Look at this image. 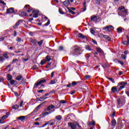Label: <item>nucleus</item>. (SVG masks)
Listing matches in <instances>:
<instances>
[{"instance_id":"nucleus-34","label":"nucleus","mask_w":129,"mask_h":129,"mask_svg":"<svg viewBox=\"0 0 129 129\" xmlns=\"http://www.w3.org/2000/svg\"><path fill=\"white\" fill-rule=\"evenodd\" d=\"M58 12H59V14H60L61 15H64V13L63 12V10H62V9L61 8H59L58 9Z\"/></svg>"},{"instance_id":"nucleus-49","label":"nucleus","mask_w":129,"mask_h":129,"mask_svg":"<svg viewBox=\"0 0 129 129\" xmlns=\"http://www.w3.org/2000/svg\"><path fill=\"white\" fill-rule=\"evenodd\" d=\"M0 4H2V5H4V6H6V3H5V2H4L2 0H0Z\"/></svg>"},{"instance_id":"nucleus-1","label":"nucleus","mask_w":129,"mask_h":129,"mask_svg":"<svg viewBox=\"0 0 129 129\" xmlns=\"http://www.w3.org/2000/svg\"><path fill=\"white\" fill-rule=\"evenodd\" d=\"M82 52L81 50V48L77 45H75L74 47H73V50L71 53L72 56H75V55H80Z\"/></svg>"},{"instance_id":"nucleus-57","label":"nucleus","mask_w":129,"mask_h":129,"mask_svg":"<svg viewBox=\"0 0 129 129\" xmlns=\"http://www.w3.org/2000/svg\"><path fill=\"white\" fill-rule=\"evenodd\" d=\"M72 129H75L76 126H75V125H74V124H73L71 126Z\"/></svg>"},{"instance_id":"nucleus-61","label":"nucleus","mask_w":129,"mask_h":129,"mask_svg":"<svg viewBox=\"0 0 129 129\" xmlns=\"http://www.w3.org/2000/svg\"><path fill=\"white\" fill-rule=\"evenodd\" d=\"M21 38L18 37L17 38V42H21Z\"/></svg>"},{"instance_id":"nucleus-28","label":"nucleus","mask_w":129,"mask_h":129,"mask_svg":"<svg viewBox=\"0 0 129 129\" xmlns=\"http://www.w3.org/2000/svg\"><path fill=\"white\" fill-rule=\"evenodd\" d=\"M78 37H79V38H82V39H84L85 38L84 35H83V34H82L81 33H79L78 34Z\"/></svg>"},{"instance_id":"nucleus-30","label":"nucleus","mask_w":129,"mask_h":129,"mask_svg":"<svg viewBox=\"0 0 129 129\" xmlns=\"http://www.w3.org/2000/svg\"><path fill=\"white\" fill-rule=\"evenodd\" d=\"M43 41H44V40H41L38 42L37 41V44H38L39 47H41V46H42V44H43Z\"/></svg>"},{"instance_id":"nucleus-18","label":"nucleus","mask_w":129,"mask_h":129,"mask_svg":"<svg viewBox=\"0 0 129 129\" xmlns=\"http://www.w3.org/2000/svg\"><path fill=\"white\" fill-rule=\"evenodd\" d=\"M18 119L21 121H24L26 119V116H20L18 117Z\"/></svg>"},{"instance_id":"nucleus-21","label":"nucleus","mask_w":129,"mask_h":129,"mask_svg":"<svg viewBox=\"0 0 129 129\" xmlns=\"http://www.w3.org/2000/svg\"><path fill=\"white\" fill-rule=\"evenodd\" d=\"M57 82V79H54L53 80L50 81L49 84L52 85L53 84H55Z\"/></svg>"},{"instance_id":"nucleus-13","label":"nucleus","mask_w":129,"mask_h":129,"mask_svg":"<svg viewBox=\"0 0 129 129\" xmlns=\"http://www.w3.org/2000/svg\"><path fill=\"white\" fill-rule=\"evenodd\" d=\"M19 15L20 17H28L27 13L25 11H20L19 12Z\"/></svg>"},{"instance_id":"nucleus-26","label":"nucleus","mask_w":129,"mask_h":129,"mask_svg":"<svg viewBox=\"0 0 129 129\" xmlns=\"http://www.w3.org/2000/svg\"><path fill=\"white\" fill-rule=\"evenodd\" d=\"M78 83H80V81H78V82L74 81L72 82V85L73 86H75V85H76L77 84H78Z\"/></svg>"},{"instance_id":"nucleus-27","label":"nucleus","mask_w":129,"mask_h":129,"mask_svg":"<svg viewBox=\"0 0 129 129\" xmlns=\"http://www.w3.org/2000/svg\"><path fill=\"white\" fill-rule=\"evenodd\" d=\"M111 124L113 126H114L116 124V121L115 119H113L111 121Z\"/></svg>"},{"instance_id":"nucleus-32","label":"nucleus","mask_w":129,"mask_h":129,"mask_svg":"<svg viewBox=\"0 0 129 129\" xmlns=\"http://www.w3.org/2000/svg\"><path fill=\"white\" fill-rule=\"evenodd\" d=\"M19 107L20 106L18 105H15L14 106H12V108H13V109H18V108H19Z\"/></svg>"},{"instance_id":"nucleus-56","label":"nucleus","mask_w":129,"mask_h":129,"mask_svg":"<svg viewBox=\"0 0 129 129\" xmlns=\"http://www.w3.org/2000/svg\"><path fill=\"white\" fill-rule=\"evenodd\" d=\"M18 59L16 58L13 60L12 61V63H16V62H17V61H18Z\"/></svg>"},{"instance_id":"nucleus-41","label":"nucleus","mask_w":129,"mask_h":129,"mask_svg":"<svg viewBox=\"0 0 129 129\" xmlns=\"http://www.w3.org/2000/svg\"><path fill=\"white\" fill-rule=\"evenodd\" d=\"M90 32L92 34V35H94V34L95 33V31H94V30L92 28L90 29Z\"/></svg>"},{"instance_id":"nucleus-4","label":"nucleus","mask_w":129,"mask_h":129,"mask_svg":"<svg viewBox=\"0 0 129 129\" xmlns=\"http://www.w3.org/2000/svg\"><path fill=\"white\" fill-rule=\"evenodd\" d=\"M126 84H127V83L125 82H122L119 83L118 85V86L119 87L118 90L120 91V90H121V89H123V88H124V87L126 86Z\"/></svg>"},{"instance_id":"nucleus-20","label":"nucleus","mask_w":129,"mask_h":129,"mask_svg":"<svg viewBox=\"0 0 129 129\" xmlns=\"http://www.w3.org/2000/svg\"><path fill=\"white\" fill-rule=\"evenodd\" d=\"M9 115H10V112L6 113V114L5 115L2 116V119H7V118L9 117Z\"/></svg>"},{"instance_id":"nucleus-42","label":"nucleus","mask_w":129,"mask_h":129,"mask_svg":"<svg viewBox=\"0 0 129 129\" xmlns=\"http://www.w3.org/2000/svg\"><path fill=\"white\" fill-rule=\"evenodd\" d=\"M86 50H88V51H91V49L90 48V46L89 45L86 46Z\"/></svg>"},{"instance_id":"nucleus-6","label":"nucleus","mask_w":129,"mask_h":129,"mask_svg":"<svg viewBox=\"0 0 129 129\" xmlns=\"http://www.w3.org/2000/svg\"><path fill=\"white\" fill-rule=\"evenodd\" d=\"M113 29V26L112 25L106 26V27L103 28V30H105L106 32H110L111 30Z\"/></svg>"},{"instance_id":"nucleus-19","label":"nucleus","mask_w":129,"mask_h":129,"mask_svg":"<svg viewBox=\"0 0 129 129\" xmlns=\"http://www.w3.org/2000/svg\"><path fill=\"white\" fill-rule=\"evenodd\" d=\"M117 87H118V86L112 87L111 91L113 92V93L116 92V91H117Z\"/></svg>"},{"instance_id":"nucleus-52","label":"nucleus","mask_w":129,"mask_h":129,"mask_svg":"<svg viewBox=\"0 0 129 129\" xmlns=\"http://www.w3.org/2000/svg\"><path fill=\"white\" fill-rule=\"evenodd\" d=\"M118 59H116V58H114L113 59V61L115 62V63H117V62H118Z\"/></svg>"},{"instance_id":"nucleus-14","label":"nucleus","mask_w":129,"mask_h":129,"mask_svg":"<svg viewBox=\"0 0 129 129\" xmlns=\"http://www.w3.org/2000/svg\"><path fill=\"white\" fill-rule=\"evenodd\" d=\"M21 21L22 20H19L18 21L15 25L13 26L14 29H18V27L20 26V24H21Z\"/></svg>"},{"instance_id":"nucleus-59","label":"nucleus","mask_w":129,"mask_h":129,"mask_svg":"<svg viewBox=\"0 0 129 129\" xmlns=\"http://www.w3.org/2000/svg\"><path fill=\"white\" fill-rule=\"evenodd\" d=\"M70 10L71 11H75V10H76V9H75V8L72 7L70 8Z\"/></svg>"},{"instance_id":"nucleus-37","label":"nucleus","mask_w":129,"mask_h":129,"mask_svg":"<svg viewBox=\"0 0 129 129\" xmlns=\"http://www.w3.org/2000/svg\"><path fill=\"white\" fill-rule=\"evenodd\" d=\"M50 113H51V112L49 113L48 112H45L43 113V116H46V115H48L50 114Z\"/></svg>"},{"instance_id":"nucleus-12","label":"nucleus","mask_w":129,"mask_h":129,"mask_svg":"<svg viewBox=\"0 0 129 129\" xmlns=\"http://www.w3.org/2000/svg\"><path fill=\"white\" fill-rule=\"evenodd\" d=\"M30 42L32 46H37V41L36 39H31Z\"/></svg>"},{"instance_id":"nucleus-60","label":"nucleus","mask_w":129,"mask_h":129,"mask_svg":"<svg viewBox=\"0 0 129 129\" xmlns=\"http://www.w3.org/2000/svg\"><path fill=\"white\" fill-rule=\"evenodd\" d=\"M59 50H60V51H62V50H63V46H60L59 47Z\"/></svg>"},{"instance_id":"nucleus-10","label":"nucleus","mask_w":129,"mask_h":129,"mask_svg":"<svg viewBox=\"0 0 129 129\" xmlns=\"http://www.w3.org/2000/svg\"><path fill=\"white\" fill-rule=\"evenodd\" d=\"M124 102L123 101H120V100H117V104L119 107H121V106H123L124 105Z\"/></svg>"},{"instance_id":"nucleus-17","label":"nucleus","mask_w":129,"mask_h":129,"mask_svg":"<svg viewBox=\"0 0 129 129\" xmlns=\"http://www.w3.org/2000/svg\"><path fill=\"white\" fill-rule=\"evenodd\" d=\"M52 59V58H51V56L50 55H47L45 57V61L46 62H50V61H51V60Z\"/></svg>"},{"instance_id":"nucleus-38","label":"nucleus","mask_w":129,"mask_h":129,"mask_svg":"<svg viewBox=\"0 0 129 129\" xmlns=\"http://www.w3.org/2000/svg\"><path fill=\"white\" fill-rule=\"evenodd\" d=\"M123 45H126L127 46L129 45L128 42L127 41H124L122 42Z\"/></svg>"},{"instance_id":"nucleus-50","label":"nucleus","mask_w":129,"mask_h":129,"mask_svg":"<svg viewBox=\"0 0 129 129\" xmlns=\"http://www.w3.org/2000/svg\"><path fill=\"white\" fill-rule=\"evenodd\" d=\"M54 74H55V72H53L51 73V76H50L51 78H53V77L54 76Z\"/></svg>"},{"instance_id":"nucleus-3","label":"nucleus","mask_w":129,"mask_h":129,"mask_svg":"<svg viewBox=\"0 0 129 129\" xmlns=\"http://www.w3.org/2000/svg\"><path fill=\"white\" fill-rule=\"evenodd\" d=\"M46 82V80L44 79H41L37 81V82L34 84V87L36 88V87L39 86L40 84H42V83H45Z\"/></svg>"},{"instance_id":"nucleus-33","label":"nucleus","mask_w":129,"mask_h":129,"mask_svg":"<svg viewBox=\"0 0 129 129\" xmlns=\"http://www.w3.org/2000/svg\"><path fill=\"white\" fill-rule=\"evenodd\" d=\"M32 70H37L38 69V68L37 66H34L32 67Z\"/></svg>"},{"instance_id":"nucleus-53","label":"nucleus","mask_w":129,"mask_h":129,"mask_svg":"<svg viewBox=\"0 0 129 129\" xmlns=\"http://www.w3.org/2000/svg\"><path fill=\"white\" fill-rule=\"evenodd\" d=\"M96 3L97 5H100V0H96Z\"/></svg>"},{"instance_id":"nucleus-46","label":"nucleus","mask_w":129,"mask_h":129,"mask_svg":"<svg viewBox=\"0 0 129 129\" xmlns=\"http://www.w3.org/2000/svg\"><path fill=\"white\" fill-rule=\"evenodd\" d=\"M118 63H119V64H120V65H121V66H123V62H122V61L119 60L118 61Z\"/></svg>"},{"instance_id":"nucleus-44","label":"nucleus","mask_w":129,"mask_h":129,"mask_svg":"<svg viewBox=\"0 0 129 129\" xmlns=\"http://www.w3.org/2000/svg\"><path fill=\"white\" fill-rule=\"evenodd\" d=\"M121 58L124 59V60H125V59H126V56L124 55V54H121Z\"/></svg>"},{"instance_id":"nucleus-58","label":"nucleus","mask_w":129,"mask_h":129,"mask_svg":"<svg viewBox=\"0 0 129 129\" xmlns=\"http://www.w3.org/2000/svg\"><path fill=\"white\" fill-rule=\"evenodd\" d=\"M34 124L35 125H40V123H39L38 122H34Z\"/></svg>"},{"instance_id":"nucleus-51","label":"nucleus","mask_w":129,"mask_h":129,"mask_svg":"<svg viewBox=\"0 0 129 129\" xmlns=\"http://www.w3.org/2000/svg\"><path fill=\"white\" fill-rule=\"evenodd\" d=\"M48 65L46 66V68H49V67H51V63L48 62Z\"/></svg>"},{"instance_id":"nucleus-16","label":"nucleus","mask_w":129,"mask_h":129,"mask_svg":"<svg viewBox=\"0 0 129 129\" xmlns=\"http://www.w3.org/2000/svg\"><path fill=\"white\" fill-rule=\"evenodd\" d=\"M62 4L63 5L65 6V7H68V6L70 5V3H69V0H66L64 2H62Z\"/></svg>"},{"instance_id":"nucleus-45","label":"nucleus","mask_w":129,"mask_h":129,"mask_svg":"<svg viewBox=\"0 0 129 129\" xmlns=\"http://www.w3.org/2000/svg\"><path fill=\"white\" fill-rule=\"evenodd\" d=\"M4 56L6 58V59H9V56H8V53H5L4 54Z\"/></svg>"},{"instance_id":"nucleus-11","label":"nucleus","mask_w":129,"mask_h":129,"mask_svg":"<svg viewBox=\"0 0 129 129\" xmlns=\"http://www.w3.org/2000/svg\"><path fill=\"white\" fill-rule=\"evenodd\" d=\"M53 108H55V106H54L53 104H51L45 109V111H49V110H51V109H53Z\"/></svg>"},{"instance_id":"nucleus-64","label":"nucleus","mask_w":129,"mask_h":129,"mask_svg":"<svg viewBox=\"0 0 129 129\" xmlns=\"http://www.w3.org/2000/svg\"><path fill=\"white\" fill-rule=\"evenodd\" d=\"M70 86H71V83H69L68 85H67V87H70Z\"/></svg>"},{"instance_id":"nucleus-36","label":"nucleus","mask_w":129,"mask_h":129,"mask_svg":"<svg viewBox=\"0 0 129 129\" xmlns=\"http://www.w3.org/2000/svg\"><path fill=\"white\" fill-rule=\"evenodd\" d=\"M46 60L45 59H42L40 62L41 65H44L45 63H46Z\"/></svg>"},{"instance_id":"nucleus-55","label":"nucleus","mask_w":129,"mask_h":129,"mask_svg":"<svg viewBox=\"0 0 129 129\" xmlns=\"http://www.w3.org/2000/svg\"><path fill=\"white\" fill-rule=\"evenodd\" d=\"M23 103H24V101H21L20 104V107H22V106H23Z\"/></svg>"},{"instance_id":"nucleus-8","label":"nucleus","mask_w":129,"mask_h":129,"mask_svg":"<svg viewBox=\"0 0 129 129\" xmlns=\"http://www.w3.org/2000/svg\"><path fill=\"white\" fill-rule=\"evenodd\" d=\"M32 13L33 14L34 18H38V14H39V10H34Z\"/></svg>"},{"instance_id":"nucleus-23","label":"nucleus","mask_w":129,"mask_h":129,"mask_svg":"<svg viewBox=\"0 0 129 129\" xmlns=\"http://www.w3.org/2000/svg\"><path fill=\"white\" fill-rule=\"evenodd\" d=\"M103 38H105V39H106V40H107V41H110L111 40L110 37H109L107 35H103Z\"/></svg>"},{"instance_id":"nucleus-47","label":"nucleus","mask_w":129,"mask_h":129,"mask_svg":"<svg viewBox=\"0 0 129 129\" xmlns=\"http://www.w3.org/2000/svg\"><path fill=\"white\" fill-rule=\"evenodd\" d=\"M50 25V20H48L47 22L44 24V26H49Z\"/></svg>"},{"instance_id":"nucleus-35","label":"nucleus","mask_w":129,"mask_h":129,"mask_svg":"<svg viewBox=\"0 0 129 129\" xmlns=\"http://www.w3.org/2000/svg\"><path fill=\"white\" fill-rule=\"evenodd\" d=\"M66 101L64 100H61L59 101V104H65L66 103Z\"/></svg>"},{"instance_id":"nucleus-62","label":"nucleus","mask_w":129,"mask_h":129,"mask_svg":"<svg viewBox=\"0 0 129 129\" xmlns=\"http://www.w3.org/2000/svg\"><path fill=\"white\" fill-rule=\"evenodd\" d=\"M92 42L94 43V44H95L96 45L97 44V42L93 39H92Z\"/></svg>"},{"instance_id":"nucleus-24","label":"nucleus","mask_w":129,"mask_h":129,"mask_svg":"<svg viewBox=\"0 0 129 129\" xmlns=\"http://www.w3.org/2000/svg\"><path fill=\"white\" fill-rule=\"evenodd\" d=\"M117 32L118 33H122V28L121 27H119L117 29Z\"/></svg>"},{"instance_id":"nucleus-15","label":"nucleus","mask_w":129,"mask_h":129,"mask_svg":"<svg viewBox=\"0 0 129 129\" xmlns=\"http://www.w3.org/2000/svg\"><path fill=\"white\" fill-rule=\"evenodd\" d=\"M91 21H93L94 22H97V16L95 15H93L91 17Z\"/></svg>"},{"instance_id":"nucleus-7","label":"nucleus","mask_w":129,"mask_h":129,"mask_svg":"<svg viewBox=\"0 0 129 129\" xmlns=\"http://www.w3.org/2000/svg\"><path fill=\"white\" fill-rule=\"evenodd\" d=\"M24 9H26V10H27L28 13H31V11H33V8L30 7V5H26L24 7Z\"/></svg>"},{"instance_id":"nucleus-40","label":"nucleus","mask_w":129,"mask_h":129,"mask_svg":"<svg viewBox=\"0 0 129 129\" xmlns=\"http://www.w3.org/2000/svg\"><path fill=\"white\" fill-rule=\"evenodd\" d=\"M85 79H90V78H91V76H90L89 75H86L85 76Z\"/></svg>"},{"instance_id":"nucleus-63","label":"nucleus","mask_w":129,"mask_h":129,"mask_svg":"<svg viewBox=\"0 0 129 129\" xmlns=\"http://www.w3.org/2000/svg\"><path fill=\"white\" fill-rule=\"evenodd\" d=\"M43 91H44V90H40L38 91V92L39 93H41V92H43Z\"/></svg>"},{"instance_id":"nucleus-31","label":"nucleus","mask_w":129,"mask_h":129,"mask_svg":"<svg viewBox=\"0 0 129 129\" xmlns=\"http://www.w3.org/2000/svg\"><path fill=\"white\" fill-rule=\"evenodd\" d=\"M96 50L97 52H98L99 53H103V51H102V50L101 49V48L99 47H97Z\"/></svg>"},{"instance_id":"nucleus-2","label":"nucleus","mask_w":129,"mask_h":129,"mask_svg":"<svg viewBox=\"0 0 129 129\" xmlns=\"http://www.w3.org/2000/svg\"><path fill=\"white\" fill-rule=\"evenodd\" d=\"M118 9L120 11L118 13V16H121V17H125L127 15V10L125 9L124 7L120 6L118 7Z\"/></svg>"},{"instance_id":"nucleus-54","label":"nucleus","mask_w":129,"mask_h":129,"mask_svg":"<svg viewBox=\"0 0 129 129\" xmlns=\"http://www.w3.org/2000/svg\"><path fill=\"white\" fill-rule=\"evenodd\" d=\"M10 83H11V84H12V85H13V84H15V80H11V81H10Z\"/></svg>"},{"instance_id":"nucleus-25","label":"nucleus","mask_w":129,"mask_h":129,"mask_svg":"<svg viewBox=\"0 0 129 129\" xmlns=\"http://www.w3.org/2000/svg\"><path fill=\"white\" fill-rule=\"evenodd\" d=\"M7 79L8 80H9V81H11V80L13 79V77H12V75L8 74L7 76Z\"/></svg>"},{"instance_id":"nucleus-39","label":"nucleus","mask_w":129,"mask_h":129,"mask_svg":"<svg viewBox=\"0 0 129 129\" xmlns=\"http://www.w3.org/2000/svg\"><path fill=\"white\" fill-rule=\"evenodd\" d=\"M108 79H109L110 81H111L112 83H115L114 80L112 79V78H108Z\"/></svg>"},{"instance_id":"nucleus-48","label":"nucleus","mask_w":129,"mask_h":129,"mask_svg":"<svg viewBox=\"0 0 129 129\" xmlns=\"http://www.w3.org/2000/svg\"><path fill=\"white\" fill-rule=\"evenodd\" d=\"M4 60H5V59L4 58L3 56H0V61L1 62H4Z\"/></svg>"},{"instance_id":"nucleus-22","label":"nucleus","mask_w":129,"mask_h":129,"mask_svg":"<svg viewBox=\"0 0 129 129\" xmlns=\"http://www.w3.org/2000/svg\"><path fill=\"white\" fill-rule=\"evenodd\" d=\"M48 97H45L44 96L41 97L40 98V99L39 100V101H44V100H45V99H47Z\"/></svg>"},{"instance_id":"nucleus-9","label":"nucleus","mask_w":129,"mask_h":129,"mask_svg":"<svg viewBox=\"0 0 129 129\" xmlns=\"http://www.w3.org/2000/svg\"><path fill=\"white\" fill-rule=\"evenodd\" d=\"M7 14H14L15 9L13 8H10L7 10Z\"/></svg>"},{"instance_id":"nucleus-5","label":"nucleus","mask_w":129,"mask_h":129,"mask_svg":"<svg viewBox=\"0 0 129 129\" xmlns=\"http://www.w3.org/2000/svg\"><path fill=\"white\" fill-rule=\"evenodd\" d=\"M61 119H62V116L60 115L56 116L55 122L56 124H59L61 122Z\"/></svg>"},{"instance_id":"nucleus-43","label":"nucleus","mask_w":129,"mask_h":129,"mask_svg":"<svg viewBox=\"0 0 129 129\" xmlns=\"http://www.w3.org/2000/svg\"><path fill=\"white\" fill-rule=\"evenodd\" d=\"M69 13H70V14H72V15H75V14H76L75 12H73L71 10H69Z\"/></svg>"},{"instance_id":"nucleus-29","label":"nucleus","mask_w":129,"mask_h":129,"mask_svg":"<svg viewBox=\"0 0 129 129\" xmlns=\"http://www.w3.org/2000/svg\"><path fill=\"white\" fill-rule=\"evenodd\" d=\"M22 78H23V76H18L16 77V80H17L18 81H20Z\"/></svg>"}]
</instances>
